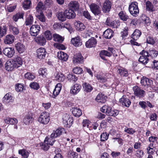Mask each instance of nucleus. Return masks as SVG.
I'll return each mask as SVG.
<instances>
[{
  "label": "nucleus",
  "mask_w": 158,
  "mask_h": 158,
  "mask_svg": "<svg viewBox=\"0 0 158 158\" xmlns=\"http://www.w3.org/2000/svg\"><path fill=\"white\" fill-rule=\"evenodd\" d=\"M64 13L65 14L67 18L69 19L74 18L76 16V14L74 11L70 9L69 10H65Z\"/></svg>",
  "instance_id": "b1692460"
},
{
  "label": "nucleus",
  "mask_w": 158,
  "mask_h": 158,
  "mask_svg": "<svg viewBox=\"0 0 158 158\" xmlns=\"http://www.w3.org/2000/svg\"><path fill=\"white\" fill-rule=\"evenodd\" d=\"M140 19L141 22L144 23L147 26L150 25L151 22L149 19L145 15H142Z\"/></svg>",
  "instance_id": "c756f323"
},
{
  "label": "nucleus",
  "mask_w": 158,
  "mask_h": 158,
  "mask_svg": "<svg viewBox=\"0 0 158 158\" xmlns=\"http://www.w3.org/2000/svg\"><path fill=\"white\" fill-rule=\"evenodd\" d=\"M4 121L7 124H11L15 125L18 123V120L16 118H6Z\"/></svg>",
  "instance_id": "4c0bfd02"
},
{
  "label": "nucleus",
  "mask_w": 158,
  "mask_h": 158,
  "mask_svg": "<svg viewBox=\"0 0 158 158\" xmlns=\"http://www.w3.org/2000/svg\"><path fill=\"white\" fill-rule=\"evenodd\" d=\"M54 46L57 49L61 50H64L65 49V47L64 45L62 44L55 43L54 44Z\"/></svg>",
  "instance_id": "774afa93"
},
{
  "label": "nucleus",
  "mask_w": 158,
  "mask_h": 158,
  "mask_svg": "<svg viewBox=\"0 0 158 158\" xmlns=\"http://www.w3.org/2000/svg\"><path fill=\"white\" fill-rule=\"evenodd\" d=\"M68 6L70 9L73 10H77L79 9V3L76 1H71L69 3Z\"/></svg>",
  "instance_id": "5701e85b"
},
{
  "label": "nucleus",
  "mask_w": 158,
  "mask_h": 158,
  "mask_svg": "<svg viewBox=\"0 0 158 158\" xmlns=\"http://www.w3.org/2000/svg\"><path fill=\"white\" fill-rule=\"evenodd\" d=\"M44 35L46 39L48 40H51L53 36L51 31L49 30L45 31L44 33Z\"/></svg>",
  "instance_id": "603ef678"
},
{
  "label": "nucleus",
  "mask_w": 158,
  "mask_h": 158,
  "mask_svg": "<svg viewBox=\"0 0 158 158\" xmlns=\"http://www.w3.org/2000/svg\"><path fill=\"white\" fill-rule=\"evenodd\" d=\"M146 9L148 10L153 11V6L150 2L148 1L146 2Z\"/></svg>",
  "instance_id": "052dcab7"
},
{
  "label": "nucleus",
  "mask_w": 158,
  "mask_h": 158,
  "mask_svg": "<svg viewBox=\"0 0 158 158\" xmlns=\"http://www.w3.org/2000/svg\"><path fill=\"white\" fill-rule=\"evenodd\" d=\"M3 52L8 58H11L14 55L15 50L13 47H7L3 49Z\"/></svg>",
  "instance_id": "6e6552de"
},
{
  "label": "nucleus",
  "mask_w": 158,
  "mask_h": 158,
  "mask_svg": "<svg viewBox=\"0 0 158 158\" xmlns=\"http://www.w3.org/2000/svg\"><path fill=\"white\" fill-rule=\"evenodd\" d=\"M101 111L103 113L105 112L106 114L109 116L115 117L119 113V111L114 109H112L111 107L109 106L104 105L100 109Z\"/></svg>",
  "instance_id": "f257e3e1"
},
{
  "label": "nucleus",
  "mask_w": 158,
  "mask_h": 158,
  "mask_svg": "<svg viewBox=\"0 0 158 158\" xmlns=\"http://www.w3.org/2000/svg\"><path fill=\"white\" fill-rule=\"evenodd\" d=\"M40 28V27L39 25H32L30 28V34L32 36H36L39 34Z\"/></svg>",
  "instance_id": "1a4fd4ad"
},
{
  "label": "nucleus",
  "mask_w": 158,
  "mask_h": 158,
  "mask_svg": "<svg viewBox=\"0 0 158 158\" xmlns=\"http://www.w3.org/2000/svg\"><path fill=\"white\" fill-rule=\"evenodd\" d=\"M37 17L40 21L43 23L45 22V17L42 12H40V15H37Z\"/></svg>",
  "instance_id": "0e129e2a"
},
{
  "label": "nucleus",
  "mask_w": 158,
  "mask_h": 158,
  "mask_svg": "<svg viewBox=\"0 0 158 158\" xmlns=\"http://www.w3.org/2000/svg\"><path fill=\"white\" fill-rule=\"evenodd\" d=\"M30 87L34 90H37L40 88V86L38 83L36 82H32L30 85Z\"/></svg>",
  "instance_id": "3c124183"
},
{
  "label": "nucleus",
  "mask_w": 158,
  "mask_h": 158,
  "mask_svg": "<svg viewBox=\"0 0 158 158\" xmlns=\"http://www.w3.org/2000/svg\"><path fill=\"white\" fill-rule=\"evenodd\" d=\"M61 87L62 85L60 83L57 84L56 85L55 88L53 92V95L55 97H56L59 94L61 90Z\"/></svg>",
  "instance_id": "7c9ffc66"
},
{
  "label": "nucleus",
  "mask_w": 158,
  "mask_h": 158,
  "mask_svg": "<svg viewBox=\"0 0 158 158\" xmlns=\"http://www.w3.org/2000/svg\"><path fill=\"white\" fill-rule=\"evenodd\" d=\"M96 77L98 80L100 82L104 83L106 81V78L105 77L101 75H98Z\"/></svg>",
  "instance_id": "338daca9"
},
{
  "label": "nucleus",
  "mask_w": 158,
  "mask_h": 158,
  "mask_svg": "<svg viewBox=\"0 0 158 158\" xmlns=\"http://www.w3.org/2000/svg\"><path fill=\"white\" fill-rule=\"evenodd\" d=\"M117 72L122 76L126 77L128 75V71L127 70L123 67L118 69Z\"/></svg>",
  "instance_id": "e433bc0d"
},
{
  "label": "nucleus",
  "mask_w": 158,
  "mask_h": 158,
  "mask_svg": "<svg viewBox=\"0 0 158 158\" xmlns=\"http://www.w3.org/2000/svg\"><path fill=\"white\" fill-rule=\"evenodd\" d=\"M113 32L111 29H108L103 33L104 37L106 39H110L113 36Z\"/></svg>",
  "instance_id": "72a5a7b5"
},
{
  "label": "nucleus",
  "mask_w": 158,
  "mask_h": 158,
  "mask_svg": "<svg viewBox=\"0 0 158 158\" xmlns=\"http://www.w3.org/2000/svg\"><path fill=\"white\" fill-rule=\"evenodd\" d=\"M50 119V114L49 113L44 112L41 113L38 120L40 123L44 125H46L49 123Z\"/></svg>",
  "instance_id": "7ed1b4c3"
},
{
  "label": "nucleus",
  "mask_w": 158,
  "mask_h": 158,
  "mask_svg": "<svg viewBox=\"0 0 158 158\" xmlns=\"http://www.w3.org/2000/svg\"><path fill=\"white\" fill-rule=\"evenodd\" d=\"M152 83V80L146 77H143L140 81V83L142 85L147 87H150Z\"/></svg>",
  "instance_id": "dca6fc26"
},
{
  "label": "nucleus",
  "mask_w": 158,
  "mask_h": 158,
  "mask_svg": "<svg viewBox=\"0 0 158 158\" xmlns=\"http://www.w3.org/2000/svg\"><path fill=\"white\" fill-rule=\"evenodd\" d=\"M31 2L29 0H26L24 1L23 4V7L26 9H28L31 5Z\"/></svg>",
  "instance_id": "6e6d98bb"
},
{
  "label": "nucleus",
  "mask_w": 158,
  "mask_h": 158,
  "mask_svg": "<svg viewBox=\"0 0 158 158\" xmlns=\"http://www.w3.org/2000/svg\"><path fill=\"white\" fill-rule=\"evenodd\" d=\"M107 97L102 93H99L95 98V100L98 102L104 103L106 101Z\"/></svg>",
  "instance_id": "4be33fe9"
},
{
  "label": "nucleus",
  "mask_w": 158,
  "mask_h": 158,
  "mask_svg": "<svg viewBox=\"0 0 158 158\" xmlns=\"http://www.w3.org/2000/svg\"><path fill=\"white\" fill-rule=\"evenodd\" d=\"M81 88V85L76 84L72 87L70 90L71 93L73 94H76L80 91Z\"/></svg>",
  "instance_id": "a878e982"
},
{
  "label": "nucleus",
  "mask_w": 158,
  "mask_h": 158,
  "mask_svg": "<svg viewBox=\"0 0 158 158\" xmlns=\"http://www.w3.org/2000/svg\"><path fill=\"white\" fill-rule=\"evenodd\" d=\"M128 28L126 27L124 28L123 31L121 32V36L122 37L123 39H124L128 35Z\"/></svg>",
  "instance_id": "4d7b16f0"
},
{
  "label": "nucleus",
  "mask_w": 158,
  "mask_h": 158,
  "mask_svg": "<svg viewBox=\"0 0 158 158\" xmlns=\"http://www.w3.org/2000/svg\"><path fill=\"white\" fill-rule=\"evenodd\" d=\"M16 67L12 60H8L6 61L5 64V68L8 71H12Z\"/></svg>",
  "instance_id": "393cba45"
},
{
  "label": "nucleus",
  "mask_w": 158,
  "mask_h": 158,
  "mask_svg": "<svg viewBox=\"0 0 158 158\" xmlns=\"http://www.w3.org/2000/svg\"><path fill=\"white\" fill-rule=\"evenodd\" d=\"M35 41L38 44L42 45L45 44L46 41L45 38L43 36L37 37Z\"/></svg>",
  "instance_id": "ea45409f"
},
{
  "label": "nucleus",
  "mask_w": 158,
  "mask_h": 158,
  "mask_svg": "<svg viewBox=\"0 0 158 158\" xmlns=\"http://www.w3.org/2000/svg\"><path fill=\"white\" fill-rule=\"evenodd\" d=\"M72 112L73 115L76 117H79L82 114L81 110L77 107L72 108Z\"/></svg>",
  "instance_id": "2f4dec72"
},
{
  "label": "nucleus",
  "mask_w": 158,
  "mask_h": 158,
  "mask_svg": "<svg viewBox=\"0 0 158 158\" xmlns=\"http://www.w3.org/2000/svg\"><path fill=\"white\" fill-rule=\"evenodd\" d=\"M15 39V37L13 35L9 34L6 36L4 39V42L6 44H11L14 42Z\"/></svg>",
  "instance_id": "aec40b11"
},
{
  "label": "nucleus",
  "mask_w": 158,
  "mask_h": 158,
  "mask_svg": "<svg viewBox=\"0 0 158 158\" xmlns=\"http://www.w3.org/2000/svg\"><path fill=\"white\" fill-rule=\"evenodd\" d=\"M19 153L25 158H27L29 155V152L28 151L25 149L19 150Z\"/></svg>",
  "instance_id": "49530a36"
},
{
  "label": "nucleus",
  "mask_w": 158,
  "mask_h": 158,
  "mask_svg": "<svg viewBox=\"0 0 158 158\" xmlns=\"http://www.w3.org/2000/svg\"><path fill=\"white\" fill-rule=\"evenodd\" d=\"M141 35V32L138 29H135L131 37L135 40H137Z\"/></svg>",
  "instance_id": "c9c22d12"
},
{
  "label": "nucleus",
  "mask_w": 158,
  "mask_h": 158,
  "mask_svg": "<svg viewBox=\"0 0 158 158\" xmlns=\"http://www.w3.org/2000/svg\"><path fill=\"white\" fill-rule=\"evenodd\" d=\"M57 16L58 19L62 22L65 21L67 18L66 15L64 13V12H59Z\"/></svg>",
  "instance_id": "58836bf2"
},
{
  "label": "nucleus",
  "mask_w": 158,
  "mask_h": 158,
  "mask_svg": "<svg viewBox=\"0 0 158 158\" xmlns=\"http://www.w3.org/2000/svg\"><path fill=\"white\" fill-rule=\"evenodd\" d=\"M24 86L21 84H17L15 85V89L17 92H21L23 90Z\"/></svg>",
  "instance_id": "680f3d73"
},
{
  "label": "nucleus",
  "mask_w": 158,
  "mask_h": 158,
  "mask_svg": "<svg viewBox=\"0 0 158 158\" xmlns=\"http://www.w3.org/2000/svg\"><path fill=\"white\" fill-rule=\"evenodd\" d=\"M33 21V17L31 15H29L26 18L25 24L26 26H28L32 24Z\"/></svg>",
  "instance_id": "79ce46f5"
},
{
  "label": "nucleus",
  "mask_w": 158,
  "mask_h": 158,
  "mask_svg": "<svg viewBox=\"0 0 158 158\" xmlns=\"http://www.w3.org/2000/svg\"><path fill=\"white\" fill-rule=\"evenodd\" d=\"M90 10L95 15H100L101 14V10L99 6L95 3H92L89 6Z\"/></svg>",
  "instance_id": "0eeeda50"
},
{
  "label": "nucleus",
  "mask_w": 158,
  "mask_h": 158,
  "mask_svg": "<svg viewBox=\"0 0 158 158\" xmlns=\"http://www.w3.org/2000/svg\"><path fill=\"white\" fill-rule=\"evenodd\" d=\"M44 8L45 5H43V3L41 2H39L36 7V10L38 13L42 12V10H44Z\"/></svg>",
  "instance_id": "09e8293b"
},
{
  "label": "nucleus",
  "mask_w": 158,
  "mask_h": 158,
  "mask_svg": "<svg viewBox=\"0 0 158 158\" xmlns=\"http://www.w3.org/2000/svg\"><path fill=\"white\" fill-rule=\"evenodd\" d=\"M109 135V134L106 132L102 133L100 136L101 141H104L107 140L108 139Z\"/></svg>",
  "instance_id": "bf43d9fd"
},
{
  "label": "nucleus",
  "mask_w": 158,
  "mask_h": 158,
  "mask_svg": "<svg viewBox=\"0 0 158 158\" xmlns=\"http://www.w3.org/2000/svg\"><path fill=\"white\" fill-rule=\"evenodd\" d=\"M64 129L62 128H59L56 130H54L51 134V137L56 138L61 135L64 131Z\"/></svg>",
  "instance_id": "a211bd4d"
},
{
  "label": "nucleus",
  "mask_w": 158,
  "mask_h": 158,
  "mask_svg": "<svg viewBox=\"0 0 158 158\" xmlns=\"http://www.w3.org/2000/svg\"><path fill=\"white\" fill-rule=\"evenodd\" d=\"M140 54L141 56L139 59V62L143 64H146L149 60L148 57L149 56V54L148 52L143 50L140 53Z\"/></svg>",
  "instance_id": "39448f33"
},
{
  "label": "nucleus",
  "mask_w": 158,
  "mask_h": 158,
  "mask_svg": "<svg viewBox=\"0 0 158 158\" xmlns=\"http://www.w3.org/2000/svg\"><path fill=\"white\" fill-rule=\"evenodd\" d=\"M69 115L68 114H64L62 117L63 123L65 125H68V119H69Z\"/></svg>",
  "instance_id": "69168bd1"
},
{
  "label": "nucleus",
  "mask_w": 158,
  "mask_h": 158,
  "mask_svg": "<svg viewBox=\"0 0 158 158\" xmlns=\"http://www.w3.org/2000/svg\"><path fill=\"white\" fill-rule=\"evenodd\" d=\"M119 17L121 19L124 21H127L128 20H129L130 19L128 16L123 11L120 12L118 14Z\"/></svg>",
  "instance_id": "a19ab883"
},
{
  "label": "nucleus",
  "mask_w": 158,
  "mask_h": 158,
  "mask_svg": "<svg viewBox=\"0 0 158 158\" xmlns=\"http://www.w3.org/2000/svg\"><path fill=\"white\" fill-rule=\"evenodd\" d=\"M33 114L31 112H28L25 116L23 119V122L26 124H27L30 123H31L34 120Z\"/></svg>",
  "instance_id": "4468645a"
},
{
  "label": "nucleus",
  "mask_w": 158,
  "mask_h": 158,
  "mask_svg": "<svg viewBox=\"0 0 158 158\" xmlns=\"http://www.w3.org/2000/svg\"><path fill=\"white\" fill-rule=\"evenodd\" d=\"M73 71L74 73L79 74L82 73L83 70L80 67H76L73 68Z\"/></svg>",
  "instance_id": "e2e57ef3"
},
{
  "label": "nucleus",
  "mask_w": 158,
  "mask_h": 158,
  "mask_svg": "<svg viewBox=\"0 0 158 158\" xmlns=\"http://www.w3.org/2000/svg\"><path fill=\"white\" fill-rule=\"evenodd\" d=\"M83 60V57L80 53H77L73 58V63L75 64L82 63Z\"/></svg>",
  "instance_id": "2eb2a0df"
},
{
  "label": "nucleus",
  "mask_w": 158,
  "mask_h": 158,
  "mask_svg": "<svg viewBox=\"0 0 158 158\" xmlns=\"http://www.w3.org/2000/svg\"><path fill=\"white\" fill-rule=\"evenodd\" d=\"M82 86L84 91L86 92H90L93 89L91 85L88 83L85 82L83 83Z\"/></svg>",
  "instance_id": "473e14b6"
},
{
  "label": "nucleus",
  "mask_w": 158,
  "mask_h": 158,
  "mask_svg": "<svg viewBox=\"0 0 158 158\" xmlns=\"http://www.w3.org/2000/svg\"><path fill=\"white\" fill-rule=\"evenodd\" d=\"M12 60L16 68H17L20 67L23 64V60L19 56H17Z\"/></svg>",
  "instance_id": "6ab92c4d"
},
{
  "label": "nucleus",
  "mask_w": 158,
  "mask_h": 158,
  "mask_svg": "<svg viewBox=\"0 0 158 158\" xmlns=\"http://www.w3.org/2000/svg\"><path fill=\"white\" fill-rule=\"evenodd\" d=\"M25 78L30 80H33L35 77V75L30 72H27L24 75Z\"/></svg>",
  "instance_id": "c03bdc74"
},
{
  "label": "nucleus",
  "mask_w": 158,
  "mask_h": 158,
  "mask_svg": "<svg viewBox=\"0 0 158 158\" xmlns=\"http://www.w3.org/2000/svg\"><path fill=\"white\" fill-rule=\"evenodd\" d=\"M47 70L46 68H40L38 71V73L40 75L43 77H45L47 74Z\"/></svg>",
  "instance_id": "a18cd8bd"
},
{
  "label": "nucleus",
  "mask_w": 158,
  "mask_h": 158,
  "mask_svg": "<svg viewBox=\"0 0 158 158\" xmlns=\"http://www.w3.org/2000/svg\"><path fill=\"white\" fill-rule=\"evenodd\" d=\"M132 89L134 95L139 98H143L146 94L145 92L137 85L133 86Z\"/></svg>",
  "instance_id": "20e7f679"
},
{
  "label": "nucleus",
  "mask_w": 158,
  "mask_h": 158,
  "mask_svg": "<svg viewBox=\"0 0 158 158\" xmlns=\"http://www.w3.org/2000/svg\"><path fill=\"white\" fill-rule=\"evenodd\" d=\"M124 131L128 134L133 135L136 131L133 128L126 127L124 129Z\"/></svg>",
  "instance_id": "864d4df0"
},
{
  "label": "nucleus",
  "mask_w": 158,
  "mask_h": 158,
  "mask_svg": "<svg viewBox=\"0 0 158 158\" xmlns=\"http://www.w3.org/2000/svg\"><path fill=\"white\" fill-rule=\"evenodd\" d=\"M67 79L70 81H75L77 80V77L73 74H69L67 76Z\"/></svg>",
  "instance_id": "5fc2aeb1"
},
{
  "label": "nucleus",
  "mask_w": 158,
  "mask_h": 158,
  "mask_svg": "<svg viewBox=\"0 0 158 158\" xmlns=\"http://www.w3.org/2000/svg\"><path fill=\"white\" fill-rule=\"evenodd\" d=\"M55 139V138L51 137V135L49 137H47L42 145V148L44 150H47L48 149L50 145H52L56 141Z\"/></svg>",
  "instance_id": "f03ea898"
},
{
  "label": "nucleus",
  "mask_w": 158,
  "mask_h": 158,
  "mask_svg": "<svg viewBox=\"0 0 158 158\" xmlns=\"http://www.w3.org/2000/svg\"><path fill=\"white\" fill-rule=\"evenodd\" d=\"M7 32V28L5 26H3V27H0V37H2L4 36Z\"/></svg>",
  "instance_id": "de8ad7c7"
},
{
  "label": "nucleus",
  "mask_w": 158,
  "mask_h": 158,
  "mask_svg": "<svg viewBox=\"0 0 158 158\" xmlns=\"http://www.w3.org/2000/svg\"><path fill=\"white\" fill-rule=\"evenodd\" d=\"M9 28L10 31L14 35H17L19 33V30L18 28L14 26L12 24H10L9 25Z\"/></svg>",
  "instance_id": "f704fd0d"
},
{
  "label": "nucleus",
  "mask_w": 158,
  "mask_h": 158,
  "mask_svg": "<svg viewBox=\"0 0 158 158\" xmlns=\"http://www.w3.org/2000/svg\"><path fill=\"white\" fill-rule=\"evenodd\" d=\"M36 53L37 57L41 59L44 58L47 52L45 48H40L36 50Z\"/></svg>",
  "instance_id": "f8f14e48"
},
{
  "label": "nucleus",
  "mask_w": 158,
  "mask_h": 158,
  "mask_svg": "<svg viewBox=\"0 0 158 158\" xmlns=\"http://www.w3.org/2000/svg\"><path fill=\"white\" fill-rule=\"evenodd\" d=\"M137 5V2H134L131 3L129 5V11L131 14L134 16H135L139 13V10Z\"/></svg>",
  "instance_id": "423d86ee"
},
{
  "label": "nucleus",
  "mask_w": 158,
  "mask_h": 158,
  "mask_svg": "<svg viewBox=\"0 0 158 158\" xmlns=\"http://www.w3.org/2000/svg\"><path fill=\"white\" fill-rule=\"evenodd\" d=\"M55 78L59 82L63 81L65 78L64 74L61 72L58 73Z\"/></svg>",
  "instance_id": "37998d69"
},
{
  "label": "nucleus",
  "mask_w": 158,
  "mask_h": 158,
  "mask_svg": "<svg viewBox=\"0 0 158 158\" xmlns=\"http://www.w3.org/2000/svg\"><path fill=\"white\" fill-rule=\"evenodd\" d=\"M97 43V40L94 37H91L86 42L85 46L87 48L94 47Z\"/></svg>",
  "instance_id": "ddd939ff"
},
{
  "label": "nucleus",
  "mask_w": 158,
  "mask_h": 158,
  "mask_svg": "<svg viewBox=\"0 0 158 158\" xmlns=\"http://www.w3.org/2000/svg\"><path fill=\"white\" fill-rule=\"evenodd\" d=\"M57 57L59 59L64 61H67L68 58V56L66 53L60 51L57 52Z\"/></svg>",
  "instance_id": "412c9836"
},
{
  "label": "nucleus",
  "mask_w": 158,
  "mask_h": 158,
  "mask_svg": "<svg viewBox=\"0 0 158 158\" xmlns=\"http://www.w3.org/2000/svg\"><path fill=\"white\" fill-rule=\"evenodd\" d=\"M53 40L55 41L62 42L63 40L62 37L58 34H54L53 35Z\"/></svg>",
  "instance_id": "8fccbe9b"
},
{
  "label": "nucleus",
  "mask_w": 158,
  "mask_h": 158,
  "mask_svg": "<svg viewBox=\"0 0 158 158\" xmlns=\"http://www.w3.org/2000/svg\"><path fill=\"white\" fill-rule=\"evenodd\" d=\"M71 43L76 47H79L82 44L81 40L79 36L72 38L71 41Z\"/></svg>",
  "instance_id": "f3484780"
},
{
  "label": "nucleus",
  "mask_w": 158,
  "mask_h": 158,
  "mask_svg": "<svg viewBox=\"0 0 158 158\" xmlns=\"http://www.w3.org/2000/svg\"><path fill=\"white\" fill-rule=\"evenodd\" d=\"M111 7V2L109 0H106L103 4L102 10L104 13H108L110 11Z\"/></svg>",
  "instance_id": "9b49d317"
},
{
  "label": "nucleus",
  "mask_w": 158,
  "mask_h": 158,
  "mask_svg": "<svg viewBox=\"0 0 158 158\" xmlns=\"http://www.w3.org/2000/svg\"><path fill=\"white\" fill-rule=\"evenodd\" d=\"M119 102L123 106H125L127 107H129L131 104V102L126 95H123L122 97L119 99Z\"/></svg>",
  "instance_id": "9d476101"
},
{
  "label": "nucleus",
  "mask_w": 158,
  "mask_h": 158,
  "mask_svg": "<svg viewBox=\"0 0 158 158\" xmlns=\"http://www.w3.org/2000/svg\"><path fill=\"white\" fill-rule=\"evenodd\" d=\"M83 126V127H86L87 128L89 129L90 130L92 129V128H91V126L90 121L87 120H84L82 122Z\"/></svg>",
  "instance_id": "13d9d810"
},
{
  "label": "nucleus",
  "mask_w": 158,
  "mask_h": 158,
  "mask_svg": "<svg viewBox=\"0 0 158 158\" xmlns=\"http://www.w3.org/2000/svg\"><path fill=\"white\" fill-rule=\"evenodd\" d=\"M13 100V97L10 93L6 94L3 98V101L6 104L12 102Z\"/></svg>",
  "instance_id": "bb28decb"
},
{
  "label": "nucleus",
  "mask_w": 158,
  "mask_h": 158,
  "mask_svg": "<svg viewBox=\"0 0 158 158\" xmlns=\"http://www.w3.org/2000/svg\"><path fill=\"white\" fill-rule=\"evenodd\" d=\"M74 25L76 29L78 31H81L85 28L83 24L79 21H76L74 23Z\"/></svg>",
  "instance_id": "c85d7f7f"
},
{
  "label": "nucleus",
  "mask_w": 158,
  "mask_h": 158,
  "mask_svg": "<svg viewBox=\"0 0 158 158\" xmlns=\"http://www.w3.org/2000/svg\"><path fill=\"white\" fill-rule=\"evenodd\" d=\"M15 48L18 52L21 53L24 52L25 50V46L20 43H18L15 45Z\"/></svg>",
  "instance_id": "cd10ccee"
}]
</instances>
